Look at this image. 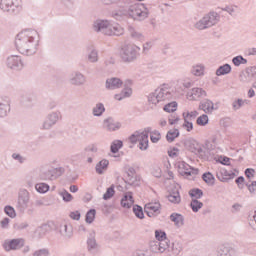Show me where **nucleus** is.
<instances>
[{"label":"nucleus","mask_w":256,"mask_h":256,"mask_svg":"<svg viewBox=\"0 0 256 256\" xmlns=\"http://www.w3.org/2000/svg\"><path fill=\"white\" fill-rule=\"evenodd\" d=\"M150 139H151L152 143H157L161 139V133H159V131H157V130L151 132Z\"/></svg>","instance_id":"72a5a7b5"},{"label":"nucleus","mask_w":256,"mask_h":256,"mask_svg":"<svg viewBox=\"0 0 256 256\" xmlns=\"http://www.w3.org/2000/svg\"><path fill=\"white\" fill-rule=\"evenodd\" d=\"M183 127L190 133V131H193V122H189V119H184Z\"/></svg>","instance_id":"37998d69"},{"label":"nucleus","mask_w":256,"mask_h":256,"mask_svg":"<svg viewBox=\"0 0 256 256\" xmlns=\"http://www.w3.org/2000/svg\"><path fill=\"white\" fill-rule=\"evenodd\" d=\"M169 124L170 125H177V123H179V116L177 115H172L170 116V118L168 119Z\"/></svg>","instance_id":"49530a36"},{"label":"nucleus","mask_w":256,"mask_h":256,"mask_svg":"<svg viewBox=\"0 0 256 256\" xmlns=\"http://www.w3.org/2000/svg\"><path fill=\"white\" fill-rule=\"evenodd\" d=\"M123 147V142L120 140H115L111 145L112 153H117Z\"/></svg>","instance_id":"bb28decb"},{"label":"nucleus","mask_w":256,"mask_h":256,"mask_svg":"<svg viewBox=\"0 0 256 256\" xmlns=\"http://www.w3.org/2000/svg\"><path fill=\"white\" fill-rule=\"evenodd\" d=\"M152 175L154 177H161L163 175V170L161 169V167L159 166H155L153 169H152Z\"/></svg>","instance_id":"c03bdc74"},{"label":"nucleus","mask_w":256,"mask_h":256,"mask_svg":"<svg viewBox=\"0 0 256 256\" xmlns=\"http://www.w3.org/2000/svg\"><path fill=\"white\" fill-rule=\"evenodd\" d=\"M125 15L134 21H145L149 17V8L143 3L126 0L122 3Z\"/></svg>","instance_id":"f257e3e1"},{"label":"nucleus","mask_w":256,"mask_h":256,"mask_svg":"<svg viewBox=\"0 0 256 256\" xmlns=\"http://www.w3.org/2000/svg\"><path fill=\"white\" fill-rule=\"evenodd\" d=\"M199 109H202L204 113H213V111L215 110V106L210 100H205L200 104Z\"/></svg>","instance_id":"ddd939ff"},{"label":"nucleus","mask_w":256,"mask_h":256,"mask_svg":"<svg viewBox=\"0 0 256 256\" xmlns=\"http://www.w3.org/2000/svg\"><path fill=\"white\" fill-rule=\"evenodd\" d=\"M113 195H115V188L113 186H111L110 188L107 189L106 193L103 195V199L105 201L111 199V197H113Z\"/></svg>","instance_id":"2f4dec72"},{"label":"nucleus","mask_w":256,"mask_h":256,"mask_svg":"<svg viewBox=\"0 0 256 256\" xmlns=\"http://www.w3.org/2000/svg\"><path fill=\"white\" fill-rule=\"evenodd\" d=\"M168 199L171 203H180L181 202V196L179 195V192L169 195Z\"/></svg>","instance_id":"f704fd0d"},{"label":"nucleus","mask_w":256,"mask_h":256,"mask_svg":"<svg viewBox=\"0 0 256 256\" xmlns=\"http://www.w3.org/2000/svg\"><path fill=\"white\" fill-rule=\"evenodd\" d=\"M163 176L165 177V179H173L174 175H173V171H171V163L166 162L164 164L163 167Z\"/></svg>","instance_id":"dca6fc26"},{"label":"nucleus","mask_w":256,"mask_h":256,"mask_svg":"<svg viewBox=\"0 0 256 256\" xmlns=\"http://www.w3.org/2000/svg\"><path fill=\"white\" fill-rule=\"evenodd\" d=\"M35 188L38 193H47V191H49V185L45 183H39L35 186Z\"/></svg>","instance_id":"c85d7f7f"},{"label":"nucleus","mask_w":256,"mask_h":256,"mask_svg":"<svg viewBox=\"0 0 256 256\" xmlns=\"http://www.w3.org/2000/svg\"><path fill=\"white\" fill-rule=\"evenodd\" d=\"M159 123L161 127H165V125H167V120L161 119Z\"/></svg>","instance_id":"338daca9"},{"label":"nucleus","mask_w":256,"mask_h":256,"mask_svg":"<svg viewBox=\"0 0 256 256\" xmlns=\"http://www.w3.org/2000/svg\"><path fill=\"white\" fill-rule=\"evenodd\" d=\"M70 191L71 193H77L79 191V188L76 185L70 186Z\"/></svg>","instance_id":"e2e57ef3"},{"label":"nucleus","mask_w":256,"mask_h":256,"mask_svg":"<svg viewBox=\"0 0 256 256\" xmlns=\"http://www.w3.org/2000/svg\"><path fill=\"white\" fill-rule=\"evenodd\" d=\"M33 32L37 33V30H35V28L33 27H26L21 30V33H33Z\"/></svg>","instance_id":"864d4df0"},{"label":"nucleus","mask_w":256,"mask_h":256,"mask_svg":"<svg viewBox=\"0 0 256 256\" xmlns=\"http://www.w3.org/2000/svg\"><path fill=\"white\" fill-rule=\"evenodd\" d=\"M161 210V204L159 202H150L145 205V212L148 217H155V215H159Z\"/></svg>","instance_id":"9d476101"},{"label":"nucleus","mask_w":256,"mask_h":256,"mask_svg":"<svg viewBox=\"0 0 256 256\" xmlns=\"http://www.w3.org/2000/svg\"><path fill=\"white\" fill-rule=\"evenodd\" d=\"M151 131V128H146L142 132H135L130 136V142L131 143H139V149L141 151H145L149 147V132Z\"/></svg>","instance_id":"20e7f679"},{"label":"nucleus","mask_w":256,"mask_h":256,"mask_svg":"<svg viewBox=\"0 0 256 256\" xmlns=\"http://www.w3.org/2000/svg\"><path fill=\"white\" fill-rule=\"evenodd\" d=\"M168 155L170 156V157H179V148H177V147H170L169 149H168Z\"/></svg>","instance_id":"ea45409f"},{"label":"nucleus","mask_w":256,"mask_h":256,"mask_svg":"<svg viewBox=\"0 0 256 256\" xmlns=\"http://www.w3.org/2000/svg\"><path fill=\"white\" fill-rule=\"evenodd\" d=\"M250 193H256V181L252 182V185L248 186Z\"/></svg>","instance_id":"4d7b16f0"},{"label":"nucleus","mask_w":256,"mask_h":256,"mask_svg":"<svg viewBox=\"0 0 256 256\" xmlns=\"http://www.w3.org/2000/svg\"><path fill=\"white\" fill-rule=\"evenodd\" d=\"M93 29L96 33H117L121 31V26L113 24L109 20H96L93 23Z\"/></svg>","instance_id":"7ed1b4c3"},{"label":"nucleus","mask_w":256,"mask_h":256,"mask_svg":"<svg viewBox=\"0 0 256 256\" xmlns=\"http://www.w3.org/2000/svg\"><path fill=\"white\" fill-rule=\"evenodd\" d=\"M192 73L196 77H201V75H204L205 73V68L201 65L194 66Z\"/></svg>","instance_id":"393cba45"},{"label":"nucleus","mask_w":256,"mask_h":256,"mask_svg":"<svg viewBox=\"0 0 256 256\" xmlns=\"http://www.w3.org/2000/svg\"><path fill=\"white\" fill-rule=\"evenodd\" d=\"M108 165H109V161L101 160L99 162V164H97V166H96L97 173H100V174L103 173V171H105V169H107Z\"/></svg>","instance_id":"5701e85b"},{"label":"nucleus","mask_w":256,"mask_h":256,"mask_svg":"<svg viewBox=\"0 0 256 256\" xmlns=\"http://www.w3.org/2000/svg\"><path fill=\"white\" fill-rule=\"evenodd\" d=\"M131 174L132 175H129L128 174V179H127V181H129V183H135V179H136V177H137V175L134 173V172H131Z\"/></svg>","instance_id":"5fc2aeb1"},{"label":"nucleus","mask_w":256,"mask_h":256,"mask_svg":"<svg viewBox=\"0 0 256 256\" xmlns=\"http://www.w3.org/2000/svg\"><path fill=\"white\" fill-rule=\"evenodd\" d=\"M235 177V173L228 171L225 168H222L217 173V178L219 181H229V179H233Z\"/></svg>","instance_id":"9b49d317"},{"label":"nucleus","mask_w":256,"mask_h":256,"mask_svg":"<svg viewBox=\"0 0 256 256\" xmlns=\"http://www.w3.org/2000/svg\"><path fill=\"white\" fill-rule=\"evenodd\" d=\"M70 217L74 220V221H79V219H81V213L79 211H74L70 213Z\"/></svg>","instance_id":"09e8293b"},{"label":"nucleus","mask_w":256,"mask_h":256,"mask_svg":"<svg viewBox=\"0 0 256 256\" xmlns=\"http://www.w3.org/2000/svg\"><path fill=\"white\" fill-rule=\"evenodd\" d=\"M244 181H245V179L243 177H239V178L236 179V183L238 185H241V183H243Z\"/></svg>","instance_id":"0e129e2a"},{"label":"nucleus","mask_w":256,"mask_h":256,"mask_svg":"<svg viewBox=\"0 0 256 256\" xmlns=\"http://www.w3.org/2000/svg\"><path fill=\"white\" fill-rule=\"evenodd\" d=\"M196 123L200 127H205V125L209 124V116H207V114H202L197 118Z\"/></svg>","instance_id":"6ab92c4d"},{"label":"nucleus","mask_w":256,"mask_h":256,"mask_svg":"<svg viewBox=\"0 0 256 256\" xmlns=\"http://www.w3.org/2000/svg\"><path fill=\"white\" fill-rule=\"evenodd\" d=\"M47 250H40L34 254V256H46Z\"/></svg>","instance_id":"13d9d810"},{"label":"nucleus","mask_w":256,"mask_h":256,"mask_svg":"<svg viewBox=\"0 0 256 256\" xmlns=\"http://www.w3.org/2000/svg\"><path fill=\"white\" fill-rule=\"evenodd\" d=\"M104 111H105V107L103 106V104H98L94 108V115L96 116L102 115Z\"/></svg>","instance_id":"79ce46f5"},{"label":"nucleus","mask_w":256,"mask_h":256,"mask_svg":"<svg viewBox=\"0 0 256 256\" xmlns=\"http://www.w3.org/2000/svg\"><path fill=\"white\" fill-rule=\"evenodd\" d=\"M76 79H78V82H75L76 85H79L80 83H83V81H85V79L83 78V75L81 74L77 75Z\"/></svg>","instance_id":"bf43d9fd"},{"label":"nucleus","mask_w":256,"mask_h":256,"mask_svg":"<svg viewBox=\"0 0 256 256\" xmlns=\"http://www.w3.org/2000/svg\"><path fill=\"white\" fill-rule=\"evenodd\" d=\"M155 237H156L157 241H165V239H167V234H165V232H163L161 230H156Z\"/></svg>","instance_id":"4c0bfd02"},{"label":"nucleus","mask_w":256,"mask_h":256,"mask_svg":"<svg viewBox=\"0 0 256 256\" xmlns=\"http://www.w3.org/2000/svg\"><path fill=\"white\" fill-rule=\"evenodd\" d=\"M227 73H231V66L229 64L221 66L220 69L216 71L217 75H227Z\"/></svg>","instance_id":"b1692460"},{"label":"nucleus","mask_w":256,"mask_h":256,"mask_svg":"<svg viewBox=\"0 0 256 256\" xmlns=\"http://www.w3.org/2000/svg\"><path fill=\"white\" fill-rule=\"evenodd\" d=\"M103 5H118L120 9H123V3H125L126 0H101Z\"/></svg>","instance_id":"aec40b11"},{"label":"nucleus","mask_w":256,"mask_h":256,"mask_svg":"<svg viewBox=\"0 0 256 256\" xmlns=\"http://www.w3.org/2000/svg\"><path fill=\"white\" fill-rule=\"evenodd\" d=\"M164 111L166 113H173L174 111H177V102H171L164 106Z\"/></svg>","instance_id":"a878e982"},{"label":"nucleus","mask_w":256,"mask_h":256,"mask_svg":"<svg viewBox=\"0 0 256 256\" xmlns=\"http://www.w3.org/2000/svg\"><path fill=\"white\" fill-rule=\"evenodd\" d=\"M192 210L197 213L201 207H203V203L199 202V200H192L191 202Z\"/></svg>","instance_id":"e433bc0d"},{"label":"nucleus","mask_w":256,"mask_h":256,"mask_svg":"<svg viewBox=\"0 0 256 256\" xmlns=\"http://www.w3.org/2000/svg\"><path fill=\"white\" fill-rule=\"evenodd\" d=\"M133 213L135 214V216L138 219H143V217H144L143 208L141 206H139V205H135L133 207Z\"/></svg>","instance_id":"cd10ccee"},{"label":"nucleus","mask_w":256,"mask_h":256,"mask_svg":"<svg viewBox=\"0 0 256 256\" xmlns=\"http://www.w3.org/2000/svg\"><path fill=\"white\" fill-rule=\"evenodd\" d=\"M25 240L22 238L18 239H12V240H6L3 243V248L5 251H17V249H21V247H24Z\"/></svg>","instance_id":"6e6552de"},{"label":"nucleus","mask_w":256,"mask_h":256,"mask_svg":"<svg viewBox=\"0 0 256 256\" xmlns=\"http://www.w3.org/2000/svg\"><path fill=\"white\" fill-rule=\"evenodd\" d=\"M233 64L236 65V67H239V65H245L247 63V60L243 58L242 56H236L232 60Z\"/></svg>","instance_id":"7c9ffc66"},{"label":"nucleus","mask_w":256,"mask_h":256,"mask_svg":"<svg viewBox=\"0 0 256 256\" xmlns=\"http://www.w3.org/2000/svg\"><path fill=\"white\" fill-rule=\"evenodd\" d=\"M198 115H199V112H197L196 110L191 112H183L182 114L183 119H195V117H197Z\"/></svg>","instance_id":"473e14b6"},{"label":"nucleus","mask_w":256,"mask_h":256,"mask_svg":"<svg viewBox=\"0 0 256 256\" xmlns=\"http://www.w3.org/2000/svg\"><path fill=\"white\" fill-rule=\"evenodd\" d=\"M177 137H179L178 129H172V130L168 131V133L166 135V139H167V141H169V143H173V141H175V139H177Z\"/></svg>","instance_id":"f3484780"},{"label":"nucleus","mask_w":256,"mask_h":256,"mask_svg":"<svg viewBox=\"0 0 256 256\" xmlns=\"http://www.w3.org/2000/svg\"><path fill=\"white\" fill-rule=\"evenodd\" d=\"M248 96H249V97H255V90L250 89V90L248 91Z\"/></svg>","instance_id":"69168bd1"},{"label":"nucleus","mask_w":256,"mask_h":256,"mask_svg":"<svg viewBox=\"0 0 256 256\" xmlns=\"http://www.w3.org/2000/svg\"><path fill=\"white\" fill-rule=\"evenodd\" d=\"M178 173L186 177H197L199 175V169L191 167L185 161H178L175 164Z\"/></svg>","instance_id":"423d86ee"},{"label":"nucleus","mask_w":256,"mask_h":256,"mask_svg":"<svg viewBox=\"0 0 256 256\" xmlns=\"http://www.w3.org/2000/svg\"><path fill=\"white\" fill-rule=\"evenodd\" d=\"M202 179L207 183V185L215 184V177L210 172L203 174Z\"/></svg>","instance_id":"4be33fe9"},{"label":"nucleus","mask_w":256,"mask_h":256,"mask_svg":"<svg viewBox=\"0 0 256 256\" xmlns=\"http://www.w3.org/2000/svg\"><path fill=\"white\" fill-rule=\"evenodd\" d=\"M0 9L5 13L17 15L20 13L21 9H23V6L21 0H1Z\"/></svg>","instance_id":"39448f33"},{"label":"nucleus","mask_w":256,"mask_h":256,"mask_svg":"<svg viewBox=\"0 0 256 256\" xmlns=\"http://www.w3.org/2000/svg\"><path fill=\"white\" fill-rule=\"evenodd\" d=\"M245 175L248 179H253V177H255V170L248 168L245 171Z\"/></svg>","instance_id":"8fccbe9b"},{"label":"nucleus","mask_w":256,"mask_h":256,"mask_svg":"<svg viewBox=\"0 0 256 256\" xmlns=\"http://www.w3.org/2000/svg\"><path fill=\"white\" fill-rule=\"evenodd\" d=\"M170 220L177 225V227H181L183 225L184 219H183V215L179 214V213H173L170 216Z\"/></svg>","instance_id":"2eb2a0df"},{"label":"nucleus","mask_w":256,"mask_h":256,"mask_svg":"<svg viewBox=\"0 0 256 256\" xmlns=\"http://www.w3.org/2000/svg\"><path fill=\"white\" fill-rule=\"evenodd\" d=\"M95 209H91L90 211L87 212L86 214V223H93L95 221V215H96Z\"/></svg>","instance_id":"c756f323"},{"label":"nucleus","mask_w":256,"mask_h":256,"mask_svg":"<svg viewBox=\"0 0 256 256\" xmlns=\"http://www.w3.org/2000/svg\"><path fill=\"white\" fill-rule=\"evenodd\" d=\"M60 2L66 9H73V5H75V0H60Z\"/></svg>","instance_id":"58836bf2"},{"label":"nucleus","mask_w":256,"mask_h":256,"mask_svg":"<svg viewBox=\"0 0 256 256\" xmlns=\"http://www.w3.org/2000/svg\"><path fill=\"white\" fill-rule=\"evenodd\" d=\"M133 203H135V200H133V194L131 192H127L121 200V206L124 207V209H130V207H133Z\"/></svg>","instance_id":"f8f14e48"},{"label":"nucleus","mask_w":256,"mask_h":256,"mask_svg":"<svg viewBox=\"0 0 256 256\" xmlns=\"http://www.w3.org/2000/svg\"><path fill=\"white\" fill-rule=\"evenodd\" d=\"M120 55L123 57V59H126V61H129V59H131V55H133V52L131 51V47L127 46L125 48H122L120 51Z\"/></svg>","instance_id":"a211bd4d"},{"label":"nucleus","mask_w":256,"mask_h":256,"mask_svg":"<svg viewBox=\"0 0 256 256\" xmlns=\"http://www.w3.org/2000/svg\"><path fill=\"white\" fill-rule=\"evenodd\" d=\"M189 195L191 197H195V199H199L203 197V191H201L200 189H192L189 191Z\"/></svg>","instance_id":"c9c22d12"},{"label":"nucleus","mask_w":256,"mask_h":256,"mask_svg":"<svg viewBox=\"0 0 256 256\" xmlns=\"http://www.w3.org/2000/svg\"><path fill=\"white\" fill-rule=\"evenodd\" d=\"M109 131H115L116 129H119V126L116 124H108Z\"/></svg>","instance_id":"052dcab7"},{"label":"nucleus","mask_w":256,"mask_h":256,"mask_svg":"<svg viewBox=\"0 0 256 256\" xmlns=\"http://www.w3.org/2000/svg\"><path fill=\"white\" fill-rule=\"evenodd\" d=\"M243 105V100L239 99L233 103L234 109H239Z\"/></svg>","instance_id":"6e6d98bb"},{"label":"nucleus","mask_w":256,"mask_h":256,"mask_svg":"<svg viewBox=\"0 0 256 256\" xmlns=\"http://www.w3.org/2000/svg\"><path fill=\"white\" fill-rule=\"evenodd\" d=\"M203 97H207V92L203 88H193L187 93V99L189 101H199Z\"/></svg>","instance_id":"1a4fd4ad"},{"label":"nucleus","mask_w":256,"mask_h":256,"mask_svg":"<svg viewBox=\"0 0 256 256\" xmlns=\"http://www.w3.org/2000/svg\"><path fill=\"white\" fill-rule=\"evenodd\" d=\"M252 55H256V48L252 49Z\"/></svg>","instance_id":"774afa93"},{"label":"nucleus","mask_w":256,"mask_h":256,"mask_svg":"<svg viewBox=\"0 0 256 256\" xmlns=\"http://www.w3.org/2000/svg\"><path fill=\"white\" fill-rule=\"evenodd\" d=\"M131 93H133L131 88H126L125 91L122 92L121 94H116L115 99L117 101H121L122 99H125L126 97H131Z\"/></svg>","instance_id":"412c9836"},{"label":"nucleus","mask_w":256,"mask_h":256,"mask_svg":"<svg viewBox=\"0 0 256 256\" xmlns=\"http://www.w3.org/2000/svg\"><path fill=\"white\" fill-rule=\"evenodd\" d=\"M88 59L91 63H95V61H97V52H95V50H93L89 56Z\"/></svg>","instance_id":"3c124183"},{"label":"nucleus","mask_w":256,"mask_h":256,"mask_svg":"<svg viewBox=\"0 0 256 256\" xmlns=\"http://www.w3.org/2000/svg\"><path fill=\"white\" fill-rule=\"evenodd\" d=\"M122 82L119 78H111L106 81V87L108 89H117L118 87H121Z\"/></svg>","instance_id":"4468645a"},{"label":"nucleus","mask_w":256,"mask_h":256,"mask_svg":"<svg viewBox=\"0 0 256 256\" xmlns=\"http://www.w3.org/2000/svg\"><path fill=\"white\" fill-rule=\"evenodd\" d=\"M221 21V15L215 11H211L206 14L203 18H201L196 24L195 27L199 31H203L205 29H211V27H215L217 23Z\"/></svg>","instance_id":"f03ea898"},{"label":"nucleus","mask_w":256,"mask_h":256,"mask_svg":"<svg viewBox=\"0 0 256 256\" xmlns=\"http://www.w3.org/2000/svg\"><path fill=\"white\" fill-rule=\"evenodd\" d=\"M1 225L5 229V227H7V225H9V218H5L4 220H2Z\"/></svg>","instance_id":"680f3d73"},{"label":"nucleus","mask_w":256,"mask_h":256,"mask_svg":"<svg viewBox=\"0 0 256 256\" xmlns=\"http://www.w3.org/2000/svg\"><path fill=\"white\" fill-rule=\"evenodd\" d=\"M222 11H226V13H229V15H233V13H235V7L226 6L225 8H222Z\"/></svg>","instance_id":"603ef678"},{"label":"nucleus","mask_w":256,"mask_h":256,"mask_svg":"<svg viewBox=\"0 0 256 256\" xmlns=\"http://www.w3.org/2000/svg\"><path fill=\"white\" fill-rule=\"evenodd\" d=\"M169 99H171V93H169L167 88L157 89L149 96V101L153 105H157V103H161V101H169Z\"/></svg>","instance_id":"0eeeda50"},{"label":"nucleus","mask_w":256,"mask_h":256,"mask_svg":"<svg viewBox=\"0 0 256 256\" xmlns=\"http://www.w3.org/2000/svg\"><path fill=\"white\" fill-rule=\"evenodd\" d=\"M61 196L66 202L73 201V195L69 194V192H62Z\"/></svg>","instance_id":"a18cd8bd"},{"label":"nucleus","mask_w":256,"mask_h":256,"mask_svg":"<svg viewBox=\"0 0 256 256\" xmlns=\"http://www.w3.org/2000/svg\"><path fill=\"white\" fill-rule=\"evenodd\" d=\"M5 213H6V215L11 217L12 219L17 216V214L15 213V209L11 206H6L5 207Z\"/></svg>","instance_id":"a19ab883"},{"label":"nucleus","mask_w":256,"mask_h":256,"mask_svg":"<svg viewBox=\"0 0 256 256\" xmlns=\"http://www.w3.org/2000/svg\"><path fill=\"white\" fill-rule=\"evenodd\" d=\"M219 161L222 165H230V163H231V159L227 156H221L219 158Z\"/></svg>","instance_id":"de8ad7c7"}]
</instances>
